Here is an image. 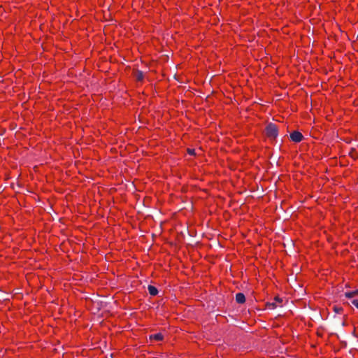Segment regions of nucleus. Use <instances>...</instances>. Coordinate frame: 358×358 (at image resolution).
<instances>
[{
  "instance_id": "nucleus-3",
  "label": "nucleus",
  "mask_w": 358,
  "mask_h": 358,
  "mask_svg": "<svg viewBox=\"0 0 358 358\" xmlns=\"http://www.w3.org/2000/svg\"><path fill=\"white\" fill-rule=\"evenodd\" d=\"M236 301L240 304L244 303L245 301V295L241 292L237 293L236 294Z\"/></svg>"
},
{
  "instance_id": "nucleus-9",
  "label": "nucleus",
  "mask_w": 358,
  "mask_h": 358,
  "mask_svg": "<svg viewBox=\"0 0 358 358\" xmlns=\"http://www.w3.org/2000/svg\"><path fill=\"white\" fill-rule=\"evenodd\" d=\"M267 306H268V308L271 309V310L274 309L276 307V306L274 303H269L267 304Z\"/></svg>"
},
{
  "instance_id": "nucleus-10",
  "label": "nucleus",
  "mask_w": 358,
  "mask_h": 358,
  "mask_svg": "<svg viewBox=\"0 0 358 358\" xmlns=\"http://www.w3.org/2000/svg\"><path fill=\"white\" fill-rule=\"evenodd\" d=\"M187 152H188L189 155H195V150H194V149H190V148H189V149L187 150Z\"/></svg>"
},
{
  "instance_id": "nucleus-12",
  "label": "nucleus",
  "mask_w": 358,
  "mask_h": 358,
  "mask_svg": "<svg viewBox=\"0 0 358 358\" xmlns=\"http://www.w3.org/2000/svg\"><path fill=\"white\" fill-rule=\"evenodd\" d=\"M275 300L276 301H279V302L282 301V300H281L280 299H279L278 297H275Z\"/></svg>"
},
{
  "instance_id": "nucleus-2",
  "label": "nucleus",
  "mask_w": 358,
  "mask_h": 358,
  "mask_svg": "<svg viewBox=\"0 0 358 358\" xmlns=\"http://www.w3.org/2000/svg\"><path fill=\"white\" fill-rule=\"evenodd\" d=\"M290 138L292 141L295 143H299L302 141L303 138V136L299 131H294V132L290 134Z\"/></svg>"
},
{
  "instance_id": "nucleus-1",
  "label": "nucleus",
  "mask_w": 358,
  "mask_h": 358,
  "mask_svg": "<svg viewBox=\"0 0 358 358\" xmlns=\"http://www.w3.org/2000/svg\"><path fill=\"white\" fill-rule=\"evenodd\" d=\"M265 131L266 136L270 139H275L278 135V128L272 122L267 124Z\"/></svg>"
},
{
  "instance_id": "nucleus-6",
  "label": "nucleus",
  "mask_w": 358,
  "mask_h": 358,
  "mask_svg": "<svg viewBox=\"0 0 358 358\" xmlns=\"http://www.w3.org/2000/svg\"><path fill=\"white\" fill-rule=\"evenodd\" d=\"M148 289L149 294L152 296H155L158 294L157 289L152 285H149L148 287Z\"/></svg>"
},
{
  "instance_id": "nucleus-4",
  "label": "nucleus",
  "mask_w": 358,
  "mask_h": 358,
  "mask_svg": "<svg viewBox=\"0 0 358 358\" xmlns=\"http://www.w3.org/2000/svg\"><path fill=\"white\" fill-rule=\"evenodd\" d=\"M134 76L136 80L141 81L144 78V73L143 71L138 70L134 72Z\"/></svg>"
},
{
  "instance_id": "nucleus-8",
  "label": "nucleus",
  "mask_w": 358,
  "mask_h": 358,
  "mask_svg": "<svg viewBox=\"0 0 358 358\" xmlns=\"http://www.w3.org/2000/svg\"><path fill=\"white\" fill-rule=\"evenodd\" d=\"M333 310L336 313H340L343 311V308L337 306H334Z\"/></svg>"
},
{
  "instance_id": "nucleus-11",
  "label": "nucleus",
  "mask_w": 358,
  "mask_h": 358,
  "mask_svg": "<svg viewBox=\"0 0 358 358\" xmlns=\"http://www.w3.org/2000/svg\"><path fill=\"white\" fill-rule=\"evenodd\" d=\"M351 303L358 308V300L353 299L352 300Z\"/></svg>"
},
{
  "instance_id": "nucleus-7",
  "label": "nucleus",
  "mask_w": 358,
  "mask_h": 358,
  "mask_svg": "<svg viewBox=\"0 0 358 358\" xmlns=\"http://www.w3.org/2000/svg\"><path fill=\"white\" fill-rule=\"evenodd\" d=\"M358 294V289L353 291V292H347L345 293V296L347 298H352Z\"/></svg>"
},
{
  "instance_id": "nucleus-5",
  "label": "nucleus",
  "mask_w": 358,
  "mask_h": 358,
  "mask_svg": "<svg viewBox=\"0 0 358 358\" xmlns=\"http://www.w3.org/2000/svg\"><path fill=\"white\" fill-rule=\"evenodd\" d=\"M150 340L162 341L163 339V335L161 333L152 334L150 336Z\"/></svg>"
}]
</instances>
